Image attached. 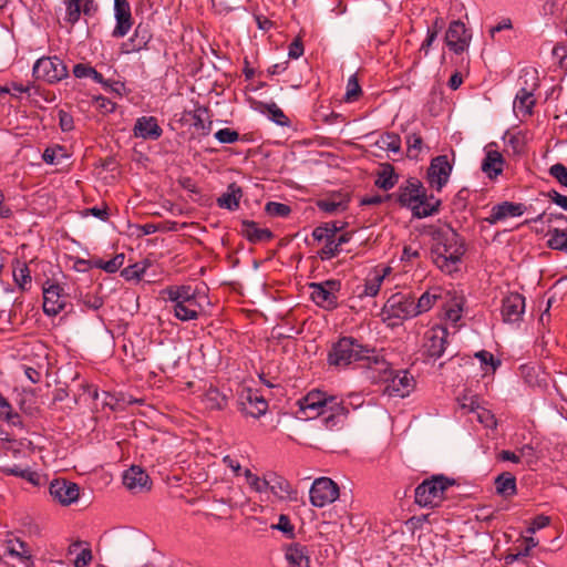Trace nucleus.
Returning <instances> with one entry per match:
<instances>
[{"label":"nucleus","mask_w":567,"mask_h":567,"mask_svg":"<svg viewBox=\"0 0 567 567\" xmlns=\"http://www.w3.org/2000/svg\"><path fill=\"white\" fill-rule=\"evenodd\" d=\"M380 370L384 372V381L386 382L384 393L389 396H408L414 389V379L408 371H389V364L380 365Z\"/></svg>","instance_id":"0eeeda50"},{"label":"nucleus","mask_w":567,"mask_h":567,"mask_svg":"<svg viewBox=\"0 0 567 567\" xmlns=\"http://www.w3.org/2000/svg\"><path fill=\"white\" fill-rule=\"evenodd\" d=\"M451 482L444 476H433L415 488V502L422 507H435L444 498V492Z\"/></svg>","instance_id":"20e7f679"},{"label":"nucleus","mask_w":567,"mask_h":567,"mask_svg":"<svg viewBox=\"0 0 567 567\" xmlns=\"http://www.w3.org/2000/svg\"><path fill=\"white\" fill-rule=\"evenodd\" d=\"M504 159L499 152L487 151L482 163V171L489 177L495 178L503 172Z\"/></svg>","instance_id":"cd10ccee"},{"label":"nucleus","mask_w":567,"mask_h":567,"mask_svg":"<svg viewBox=\"0 0 567 567\" xmlns=\"http://www.w3.org/2000/svg\"><path fill=\"white\" fill-rule=\"evenodd\" d=\"M525 312V298L518 292H511L502 301V317L505 322L515 323L522 320Z\"/></svg>","instance_id":"f3484780"},{"label":"nucleus","mask_w":567,"mask_h":567,"mask_svg":"<svg viewBox=\"0 0 567 567\" xmlns=\"http://www.w3.org/2000/svg\"><path fill=\"white\" fill-rule=\"evenodd\" d=\"M348 202L349 200L346 197L339 195L319 199L317 202V206L320 210L324 213L333 214L347 209Z\"/></svg>","instance_id":"e433bc0d"},{"label":"nucleus","mask_w":567,"mask_h":567,"mask_svg":"<svg viewBox=\"0 0 567 567\" xmlns=\"http://www.w3.org/2000/svg\"><path fill=\"white\" fill-rule=\"evenodd\" d=\"M13 279L14 282L22 290L27 289V286L31 284V274L28 265L23 261L16 260L13 264Z\"/></svg>","instance_id":"4c0bfd02"},{"label":"nucleus","mask_w":567,"mask_h":567,"mask_svg":"<svg viewBox=\"0 0 567 567\" xmlns=\"http://www.w3.org/2000/svg\"><path fill=\"white\" fill-rule=\"evenodd\" d=\"M298 405L299 413L305 419L323 416L322 422L330 430L339 426L349 413L342 399L320 390L310 391L298 401Z\"/></svg>","instance_id":"f257e3e1"},{"label":"nucleus","mask_w":567,"mask_h":567,"mask_svg":"<svg viewBox=\"0 0 567 567\" xmlns=\"http://www.w3.org/2000/svg\"><path fill=\"white\" fill-rule=\"evenodd\" d=\"M437 23H439V19L435 20L433 29H431V28L427 29L426 38L420 47V52H424L425 55L429 54L431 45L437 38V34H439V30L436 28Z\"/></svg>","instance_id":"6e6d98bb"},{"label":"nucleus","mask_w":567,"mask_h":567,"mask_svg":"<svg viewBox=\"0 0 567 567\" xmlns=\"http://www.w3.org/2000/svg\"><path fill=\"white\" fill-rule=\"evenodd\" d=\"M310 298L320 308L333 310L338 307V295L341 289V282L336 279H329L321 282L309 284Z\"/></svg>","instance_id":"39448f33"},{"label":"nucleus","mask_w":567,"mask_h":567,"mask_svg":"<svg viewBox=\"0 0 567 567\" xmlns=\"http://www.w3.org/2000/svg\"><path fill=\"white\" fill-rule=\"evenodd\" d=\"M383 315L386 319H410L415 317V299L410 293H394L385 302Z\"/></svg>","instance_id":"6e6552de"},{"label":"nucleus","mask_w":567,"mask_h":567,"mask_svg":"<svg viewBox=\"0 0 567 567\" xmlns=\"http://www.w3.org/2000/svg\"><path fill=\"white\" fill-rule=\"evenodd\" d=\"M365 362V365H386V361L375 349L361 344L352 337H342L331 346L328 353L329 365L344 369L352 363Z\"/></svg>","instance_id":"f03ea898"},{"label":"nucleus","mask_w":567,"mask_h":567,"mask_svg":"<svg viewBox=\"0 0 567 567\" xmlns=\"http://www.w3.org/2000/svg\"><path fill=\"white\" fill-rule=\"evenodd\" d=\"M33 75L48 83H56L68 76V66L58 56H43L33 65Z\"/></svg>","instance_id":"423d86ee"},{"label":"nucleus","mask_w":567,"mask_h":567,"mask_svg":"<svg viewBox=\"0 0 567 567\" xmlns=\"http://www.w3.org/2000/svg\"><path fill=\"white\" fill-rule=\"evenodd\" d=\"M312 237L318 241H327L331 237H334V230L330 229L329 223L322 226H318L312 231Z\"/></svg>","instance_id":"bf43d9fd"},{"label":"nucleus","mask_w":567,"mask_h":567,"mask_svg":"<svg viewBox=\"0 0 567 567\" xmlns=\"http://www.w3.org/2000/svg\"><path fill=\"white\" fill-rule=\"evenodd\" d=\"M245 475L247 477L248 484L256 492L262 493L268 491L269 475L265 476L264 478H260L257 475L252 474L249 470H246Z\"/></svg>","instance_id":"49530a36"},{"label":"nucleus","mask_w":567,"mask_h":567,"mask_svg":"<svg viewBox=\"0 0 567 567\" xmlns=\"http://www.w3.org/2000/svg\"><path fill=\"white\" fill-rule=\"evenodd\" d=\"M440 200L435 199L433 196H427L426 190L423 192V196L417 202V205L413 207V216L416 218H425L432 216L439 210Z\"/></svg>","instance_id":"c756f323"},{"label":"nucleus","mask_w":567,"mask_h":567,"mask_svg":"<svg viewBox=\"0 0 567 567\" xmlns=\"http://www.w3.org/2000/svg\"><path fill=\"white\" fill-rule=\"evenodd\" d=\"M520 460H524L527 465H533L537 461L535 449L530 444H525L519 449Z\"/></svg>","instance_id":"680f3d73"},{"label":"nucleus","mask_w":567,"mask_h":567,"mask_svg":"<svg viewBox=\"0 0 567 567\" xmlns=\"http://www.w3.org/2000/svg\"><path fill=\"white\" fill-rule=\"evenodd\" d=\"M511 29H513L512 20L509 18H504L496 25L491 27L488 30V33H489V37L493 40H495L496 33L504 31V30H511Z\"/></svg>","instance_id":"774afa93"},{"label":"nucleus","mask_w":567,"mask_h":567,"mask_svg":"<svg viewBox=\"0 0 567 567\" xmlns=\"http://www.w3.org/2000/svg\"><path fill=\"white\" fill-rule=\"evenodd\" d=\"M150 39L151 35L148 34L146 28H144L142 24H138L134 31L133 37L123 44L124 51L126 53L141 51L147 45Z\"/></svg>","instance_id":"7c9ffc66"},{"label":"nucleus","mask_w":567,"mask_h":567,"mask_svg":"<svg viewBox=\"0 0 567 567\" xmlns=\"http://www.w3.org/2000/svg\"><path fill=\"white\" fill-rule=\"evenodd\" d=\"M495 488L498 495L507 498L516 495V477L509 472H504L495 478Z\"/></svg>","instance_id":"c85d7f7f"},{"label":"nucleus","mask_w":567,"mask_h":567,"mask_svg":"<svg viewBox=\"0 0 567 567\" xmlns=\"http://www.w3.org/2000/svg\"><path fill=\"white\" fill-rule=\"evenodd\" d=\"M462 313V302L455 301L452 306L446 308L445 315L446 318L452 322H457L461 319Z\"/></svg>","instance_id":"338daca9"},{"label":"nucleus","mask_w":567,"mask_h":567,"mask_svg":"<svg viewBox=\"0 0 567 567\" xmlns=\"http://www.w3.org/2000/svg\"><path fill=\"white\" fill-rule=\"evenodd\" d=\"M124 264V255L120 254L110 260L103 259H94L92 260V266L97 269H102L109 274L116 272Z\"/></svg>","instance_id":"58836bf2"},{"label":"nucleus","mask_w":567,"mask_h":567,"mask_svg":"<svg viewBox=\"0 0 567 567\" xmlns=\"http://www.w3.org/2000/svg\"><path fill=\"white\" fill-rule=\"evenodd\" d=\"M447 329L441 326L432 327L425 332L423 349L427 358L435 360L442 357L447 343Z\"/></svg>","instance_id":"9b49d317"},{"label":"nucleus","mask_w":567,"mask_h":567,"mask_svg":"<svg viewBox=\"0 0 567 567\" xmlns=\"http://www.w3.org/2000/svg\"><path fill=\"white\" fill-rule=\"evenodd\" d=\"M272 528L282 532L289 538H292L295 535V527L291 524L290 518L285 514H281L279 516L278 523L276 525H272Z\"/></svg>","instance_id":"603ef678"},{"label":"nucleus","mask_w":567,"mask_h":567,"mask_svg":"<svg viewBox=\"0 0 567 567\" xmlns=\"http://www.w3.org/2000/svg\"><path fill=\"white\" fill-rule=\"evenodd\" d=\"M200 305L197 300L173 305L174 316L182 321L196 320L199 316Z\"/></svg>","instance_id":"2f4dec72"},{"label":"nucleus","mask_w":567,"mask_h":567,"mask_svg":"<svg viewBox=\"0 0 567 567\" xmlns=\"http://www.w3.org/2000/svg\"><path fill=\"white\" fill-rule=\"evenodd\" d=\"M445 44L455 54L466 51L472 40V33L460 20L450 22L445 33Z\"/></svg>","instance_id":"9d476101"},{"label":"nucleus","mask_w":567,"mask_h":567,"mask_svg":"<svg viewBox=\"0 0 567 567\" xmlns=\"http://www.w3.org/2000/svg\"><path fill=\"white\" fill-rule=\"evenodd\" d=\"M288 567H310V550L300 543H290L282 547Z\"/></svg>","instance_id":"6ab92c4d"},{"label":"nucleus","mask_w":567,"mask_h":567,"mask_svg":"<svg viewBox=\"0 0 567 567\" xmlns=\"http://www.w3.org/2000/svg\"><path fill=\"white\" fill-rule=\"evenodd\" d=\"M123 484L134 494L147 492L152 487L148 474L136 465L131 466L123 473Z\"/></svg>","instance_id":"dca6fc26"},{"label":"nucleus","mask_w":567,"mask_h":567,"mask_svg":"<svg viewBox=\"0 0 567 567\" xmlns=\"http://www.w3.org/2000/svg\"><path fill=\"white\" fill-rule=\"evenodd\" d=\"M452 172V165L450 164L446 155H440L432 159L427 169V179L432 187L441 190L447 183Z\"/></svg>","instance_id":"2eb2a0df"},{"label":"nucleus","mask_w":567,"mask_h":567,"mask_svg":"<svg viewBox=\"0 0 567 567\" xmlns=\"http://www.w3.org/2000/svg\"><path fill=\"white\" fill-rule=\"evenodd\" d=\"M383 276L379 274L368 278L363 285V290L359 293V297H375L380 291Z\"/></svg>","instance_id":"ea45409f"},{"label":"nucleus","mask_w":567,"mask_h":567,"mask_svg":"<svg viewBox=\"0 0 567 567\" xmlns=\"http://www.w3.org/2000/svg\"><path fill=\"white\" fill-rule=\"evenodd\" d=\"M549 523H550V518L548 516L538 515L532 520L529 527L527 528V532L530 534H534L536 530H539V529L548 526Z\"/></svg>","instance_id":"69168bd1"},{"label":"nucleus","mask_w":567,"mask_h":567,"mask_svg":"<svg viewBox=\"0 0 567 567\" xmlns=\"http://www.w3.org/2000/svg\"><path fill=\"white\" fill-rule=\"evenodd\" d=\"M116 25L112 31L114 38L125 37L132 28L131 6L127 0H114Z\"/></svg>","instance_id":"a211bd4d"},{"label":"nucleus","mask_w":567,"mask_h":567,"mask_svg":"<svg viewBox=\"0 0 567 567\" xmlns=\"http://www.w3.org/2000/svg\"><path fill=\"white\" fill-rule=\"evenodd\" d=\"M475 358L480 360L482 365H489L492 371H495L501 365V361L495 359L494 355L486 350L476 352Z\"/></svg>","instance_id":"5fc2aeb1"},{"label":"nucleus","mask_w":567,"mask_h":567,"mask_svg":"<svg viewBox=\"0 0 567 567\" xmlns=\"http://www.w3.org/2000/svg\"><path fill=\"white\" fill-rule=\"evenodd\" d=\"M241 234L250 243L268 241L272 238V233L268 228H259L252 220L241 221Z\"/></svg>","instance_id":"a878e982"},{"label":"nucleus","mask_w":567,"mask_h":567,"mask_svg":"<svg viewBox=\"0 0 567 567\" xmlns=\"http://www.w3.org/2000/svg\"><path fill=\"white\" fill-rule=\"evenodd\" d=\"M476 420L488 429H494L497 424L494 414L489 410L484 408L477 410Z\"/></svg>","instance_id":"864d4df0"},{"label":"nucleus","mask_w":567,"mask_h":567,"mask_svg":"<svg viewBox=\"0 0 567 567\" xmlns=\"http://www.w3.org/2000/svg\"><path fill=\"white\" fill-rule=\"evenodd\" d=\"M58 115H59V125L63 132H70L74 128V121H73V116L71 114H69L64 110H60Z\"/></svg>","instance_id":"0e129e2a"},{"label":"nucleus","mask_w":567,"mask_h":567,"mask_svg":"<svg viewBox=\"0 0 567 567\" xmlns=\"http://www.w3.org/2000/svg\"><path fill=\"white\" fill-rule=\"evenodd\" d=\"M381 148L399 153L401 150V138L395 133L383 134L377 143Z\"/></svg>","instance_id":"a19ab883"},{"label":"nucleus","mask_w":567,"mask_h":567,"mask_svg":"<svg viewBox=\"0 0 567 567\" xmlns=\"http://www.w3.org/2000/svg\"><path fill=\"white\" fill-rule=\"evenodd\" d=\"M425 188L420 181L410 178L404 186H401L398 192V202L401 206L408 207L413 212V207L423 196Z\"/></svg>","instance_id":"aec40b11"},{"label":"nucleus","mask_w":567,"mask_h":567,"mask_svg":"<svg viewBox=\"0 0 567 567\" xmlns=\"http://www.w3.org/2000/svg\"><path fill=\"white\" fill-rule=\"evenodd\" d=\"M525 209V206L520 203L503 202L492 207L491 214L485 218V220L489 225H495L496 223L508 217L522 216Z\"/></svg>","instance_id":"4be33fe9"},{"label":"nucleus","mask_w":567,"mask_h":567,"mask_svg":"<svg viewBox=\"0 0 567 567\" xmlns=\"http://www.w3.org/2000/svg\"><path fill=\"white\" fill-rule=\"evenodd\" d=\"M51 497L63 506H68L79 499V485L65 478H56L50 483Z\"/></svg>","instance_id":"f8f14e48"},{"label":"nucleus","mask_w":567,"mask_h":567,"mask_svg":"<svg viewBox=\"0 0 567 567\" xmlns=\"http://www.w3.org/2000/svg\"><path fill=\"white\" fill-rule=\"evenodd\" d=\"M202 401L208 410H223L227 405V396L217 388H209L203 394Z\"/></svg>","instance_id":"72a5a7b5"},{"label":"nucleus","mask_w":567,"mask_h":567,"mask_svg":"<svg viewBox=\"0 0 567 567\" xmlns=\"http://www.w3.org/2000/svg\"><path fill=\"white\" fill-rule=\"evenodd\" d=\"M64 157H66L65 150L60 145L48 147L42 154V159L50 165L59 164Z\"/></svg>","instance_id":"37998d69"},{"label":"nucleus","mask_w":567,"mask_h":567,"mask_svg":"<svg viewBox=\"0 0 567 567\" xmlns=\"http://www.w3.org/2000/svg\"><path fill=\"white\" fill-rule=\"evenodd\" d=\"M65 6V21L74 24L79 21L81 16L80 0H63Z\"/></svg>","instance_id":"c03bdc74"},{"label":"nucleus","mask_w":567,"mask_h":567,"mask_svg":"<svg viewBox=\"0 0 567 567\" xmlns=\"http://www.w3.org/2000/svg\"><path fill=\"white\" fill-rule=\"evenodd\" d=\"M431 249L433 262L444 272L457 270V264L465 252L463 238L452 228L440 231Z\"/></svg>","instance_id":"7ed1b4c3"},{"label":"nucleus","mask_w":567,"mask_h":567,"mask_svg":"<svg viewBox=\"0 0 567 567\" xmlns=\"http://www.w3.org/2000/svg\"><path fill=\"white\" fill-rule=\"evenodd\" d=\"M336 243L337 240L334 237H331L324 243V246L318 252L322 260L331 259L339 254L340 247Z\"/></svg>","instance_id":"09e8293b"},{"label":"nucleus","mask_w":567,"mask_h":567,"mask_svg":"<svg viewBox=\"0 0 567 567\" xmlns=\"http://www.w3.org/2000/svg\"><path fill=\"white\" fill-rule=\"evenodd\" d=\"M399 176L394 173V168L390 164H385L381 167L378 173V177L374 182L375 186L381 189L389 190L395 186Z\"/></svg>","instance_id":"f704fd0d"},{"label":"nucleus","mask_w":567,"mask_h":567,"mask_svg":"<svg viewBox=\"0 0 567 567\" xmlns=\"http://www.w3.org/2000/svg\"><path fill=\"white\" fill-rule=\"evenodd\" d=\"M309 496L315 507H323L339 497V486L329 477H319L313 481Z\"/></svg>","instance_id":"1a4fd4ad"},{"label":"nucleus","mask_w":567,"mask_h":567,"mask_svg":"<svg viewBox=\"0 0 567 567\" xmlns=\"http://www.w3.org/2000/svg\"><path fill=\"white\" fill-rule=\"evenodd\" d=\"M134 136L137 138L156 141L162 134L163 130L158 125V121L154 116L138 117L133 127Z\"/></svg>","instance_id":"412c9836"},{"label":"nucleus","mask_w":567,"mask_h":567,"mask_svg":"<svg viewBox=\"0 0 567 567\" xmlns=\"http://www.w3.org/2000/svg\"><path fill=\"white\" fill-rule=\"evenodd\" d=\"M3 472L9 475L24 478L32 484H37L38 481V475L35 472L31 471L30 468H22L18 465H14L12 467H6L3 468Z\"/></svg>","instance_id":"a18cd8bd"},{"label":"nucleus","mask_w":567,"mask_h":567,"mask_svg":"<svg viewBox=\"0 0 567 567\" xmlns=\"http://www.w3.org/2000/svg\"><path fill=\"white\" fill-rule=\"evenodd\" d=\"M94 104L96 109L103 112L104 114L114 112L116 106V104L113 101L104 96H96L94 99Z\"/></svg>","instance_id":"e2e57ef3"},{"label":"nucleus","mask_w":567,"mask_h":567,"mask_svg":"<svg viewBox=\"0 0 567 567\" xmlns=\"http://www.w3.org/2000/svg\"><path fill=\"white\" fill-rule=\"evenodd\" d=\"M68 297L63 288L58 284H51L43 288V311L48 316H56L64 310Z\"/></svg>","instance_id":"4468645a"},{"label":"nucleus","mask_w":567,"mask_h":567,"mask_svg":"<svg viewBox=\"0 0 567 567\" xmlns=\"http://www.w3.org/2000/svg\"><path fill=\"white\" fill-rule=\"evenodd\" d=\"M549 174L557 179V182L567 187V167L560 163L554 164L549 168Z\"/></svg>","instance_id":"4d7b16f0"},{"label":"nucleus","mask_w":567,"mask_h":567,"mask_svg":"<svg viewBox=\"0 0 567 567\" xmlns=\"http://www.w3.org/2000/svg\"><path fill=\"white\" fill-rule=\"evenodd\" d=\"M241 197V188L237 184L231 183L228 185L227 190L217 198V205L220 208L236 210L239 207V200Z\"/></svg>","instance_id":"bb28decb"},{"label":"nucleus","mask_w":567,"mask_h":567,"mask_svg":"<svg viewBox=\"0 0 567 567\" xmlns=\"http://www.w3.org/2000/svg\"><path fill=\"white\" fill-rule=\"evenodd\" d=\"M548 246L551 249L567 251V231L558 228L549 231Z\"/></svg>","instance_id":"79ce46f5"},{"label":"nucleus","mask_w":567,"mask_h":567,"mask_svg":"<svg viewBox=\"0 0 567 567\" xmlns=\"http://www.w3.org/2000/svg\"><path fill=\"white\" fill-rule=\"evenodd\" d=\"M214 136L219 143L223 144H231L239 140V133L228 127L218 130Z\"/></svg>","instance_id":"3c124183"},{"label":"nucleus","mask_w":567,"mask_h":567,"mask_svg":"<svg viewBox=\"0 0 567 567\" xmlns=\"http://www.w3.org/2000/svg\"><path fill=\"white\" fill-rule=\"evenodd\" d=\"M268 114L270 118L279 124V125H286L287 124V116L284 114L282 110L278 107L277 104L271 103L267 106Z\"/></svg>","instance_id":"052dcab7"},{"label":"nucleus","mask_w":567,"mask_h":567,"mask_svg":"<svg viewBox=\"0 0 567 567\" xmlns=\"http://www.w3.org/2000/svg\"><path fill=\"white\" fill-rule=\"evenodd\" d=\"M161 296L173 305L197 300L196 293L190 286H169L161 291Z\"/></svg>","instance_id":"5701e85b"},{"label":"nucleus","mask_w":567,"mask_h":567,"mask_svg":"<svg viewBox=\"0 0 567 567\" xmlns=\"http://www.w3.org/2000/svg\"><path fill=\"white\" fill-rule=\"evenodd\" d=\"M446 295L444 289L439 286L427 289L415 302V317L432 309L439 300L445 299Z\"/></svg>","instance_id":"b1692460"},{"label":"nucleus","mask_w":567,"mask_h":567,"mask_svg":"<svg viewBox=\"0 0 567 567\" xmlns=\"http://www.w3.org/2000/svg\"><path fill=\"white\" fill-rule=\"evenodd\" d=\"M535 105L534 94L525 87H522L514 100V110L520 112L524 116L530 115Z\"/></svg>","instance_id":"473e14b6"},{"label":"nucleus","mask_w":567,"mask_h":567,"mask_svg":"<svg viewBox=\"0 0 567 567\" xmlns=\"http://www.w3.org/2000/svg\"><path fill=\"white\" fill-rule=\"evenodd\" d=\"M268 491H270L276 497L280 499H293L296 498L297 494V492L286 478L276 474L269 475Z\"/></svg>","instance_id":"393cba45"},{"label":"nucleus","mask_w":567,"mask_h":567,"mask_svg":"<svg viewBox=\"0 0 567 567\" xmlns=\"http://www.w3.org/2000/svg\"><path fill=\"white\" fill-rule=\"evenodd\" d=\"M240 411L252 417H260L268 410V403L257 391L245 389L239 396Z\"/></svg>","instance_id":"ddd939ff"},{"label":"nucleus","mask_w":567,"mask_h":567,"mask_svg":"<svg viewBox=\"0 0 567 567\" xmlns=\"http://www.w3.org/2000/svg\"><path fill=\"white\" fill-rule=\"evenodd\" d=\"M93 559L92 550L89 545L78 553L73 564L75 567H87Z\"/></svg>","instance_id":"13d9d810"},{"label":"nucleus","mask_w":567,"mask_h":567,"mask_svg":"<svg viewBox=\"0 0 567 567\" xmlns=\"http://www.w3.org/2000/svg\"><path fill=\"white\" fill-rule=\"evenodd\" d=\"M6 550L12 557H18L22 561H31L32 555L28 545L19 538L8 539L6 542Z\"/></svg>","instance_id":"c9c22d12"},{"label":"nucleus","mask_w":567,"mask_h":567,"mask_svg":"<svg viewBox=\"0 0 567 567\" xmlns=\"http://www.w3.org/2000/svg\"><path fill=\"white\" fill-rule=\"evenodd\" d=\"M361 94V86L355 75H351L348 80L344 100L347 102L355 101Z\"/></svg>","instance_id":"8fccbe9b"},{"label":"nucleus","mask_w":567,"mask_h":567,"mask_svg":"<svg viewBox=\"0 0 567 567\" xmlns=\"http://www.w3.org/2000/svg\"><path fill=\"white\" fill-rule=\"evenodd\" d=\"M265 210L272 217H287L291 212L288 205L277 202L267 203Z\"/></svg>","instance_id":"de8ad7c7"}]
</instances>
